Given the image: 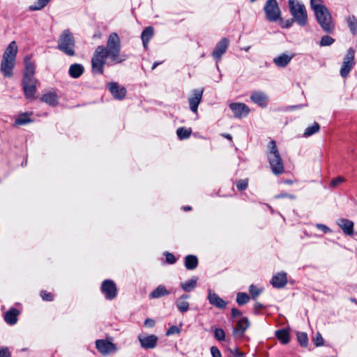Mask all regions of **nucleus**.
<instances>
[{
	"instance_id": "1",
	"label": "nucleus",
	"mask_w": 357,
	"mask_h": 357,
	"mask_svg": "<svg viewBox=\"0 0 357 357\" xmlns=\"http://www.w3.org/2000/svg\"><path fill=\"white\" fill-rule=\"evenodd\" d=\"M121 40L116 32L109 34L107 46L98 45L95 50L91 59V68L93 74L102 75L104 73V66L106 59L109 58L114 63H119L125 60L121 57Z\"/></svg>"
},
{
	"instance_id": "2",
	"label": "nucleus",
	"mask_w": 357,
	"mask_h": 357,
	"mask_svg": "<svg viewBox=\"0 0 357 357\" xmlns=\"http://www.w3.org/2000/svg\"><path fill=\"white\" fill-rule=\"evenodd\" d=\"M17 50V43L13 40L8 45L3 54L0 71L5 77H10L13 75Z\"/></svg>"
},
{
	"instance_id": "3",
	"label": "nucleus",
	"mask_w": 357,
	"mask_h": 357,
	"mask_svg": "<svg viewBox=\"0 0 357 357\" xmlns=\"http://www.w3.org/2000/svg\"><path fill=\"white\" fill-rule=\"evenodd\" d=\"M268 146L269 151L267 153V158L271 171L275 175H280L284 172V164L275 142L270 141Z\"/></svg>"
},
{
	"instance_id": "4",
	"label": "nucleus",
	"mask_w": 357,
	"mask_h": 357,
	"mask_svg": "<svg viewBox=\"0 0 357 357\" xmlns=\"http://www.w3.org/2000/svg\"><path fill=\"white\" fill-rule=\"evenodd\" d=\"M289 9L295 22L301 26H305L308 22L305 6L297 0H288Z\"/></svg>"
},
{
	"instance_id": "5",
	"label": "nucleus",
	"mask_w": 357,
	"mask_h": 357,
	"mask_svg": "<svg viewBox=\"0 0 357 357\" xmlns=\"http://www.w3.org/2000/svg\"><path fill=\"white\" fill-rule=\"evenodd\" d=\"M75 40L69 29H65L59 36L57 48L69 56L75 55Z\"/></svg>"
},
{
	"instance_id": "6",
	"label": "nucleus",
	"mask_w": 357,
	"mask_h": 357,
	"mask_svg": "<svg viewBox=\"0 0 357 357\" xmlns=\"http://www.w3.org/2000/svg\"><path fill=\"white\" fill-rule=\"evenodd\" d=\"M314 12L321 29L326 33H332L335 25L333 23L332 17L328 8L326 6H316Z\"/></svg>"
},
{
	"instance_id": "7",
	"label": "nucleus",
	"mask_w": 357,
	"mask_h": 357,
	"mask_svg": "<svg viewBox=\"0 0 357 357\" xmlns=\"http://www.w3.org/2000/svg\"><path fill=\"white\" fill-rule=\"evenodd\" d=\"M264 10L266 19L270 22H276L281 19V11L276 0H267Z\"/></svg>"
},
{
	"instance_id": "8",
	"label": "nucleus",
	"mask_w": 357,
	"mask_h": 357,
	"mask_svg": "<svg viewBox=\"0 0 357 357\" xmlns=\"http://www.w3.org/2000/svg\"><path fill=\"white\" fill-rule=\"evenodd\" d=\"M355 57V50L353 47H350L345 54L342 67L340 70V74L343 78H347L356 63L354 61Z\"/></svg>"
},
{
	"instance_id": "9",
	"label": "nucleus",
	"mask_w": 357,
	"mask_h": 357,
	"mask_svg": "<svg viewBox=\"0 0 357 357\" xmlns=\"http://www.w3.org/2000/svg\"><path fill=\"white\" fill-rule=\"evenodd\" d=\"M100 291L105 299L114 300L117 296V287L115 282L109 279L105 280L101 284Z\"/></svg>"
},
{
	"instance_id": "10",
	"label": "nucleus",
	"mask_w": 357,
	"mask_h": 357,
	"mask_svg": "<svg viewBox=\"0 0 357 357\" xmlns=\"http://www.w3.org/2000/svg\"><path fill=\"white\" fill-rule=\"evenodd\" d=\"M38 80L35 77L22 78V87L26 98L32 99L36 92Z\"/></svg>"
},
{
	"instance_id": "11",
	"label": "nucleus",
	"mask_w": 357,
	"mask_h": 357,
	"mask_svg": "<svg viewBox=\"0 0 357 357\" xmlns=\"http://www.w3.org/2000/svg\"><path fill=\"white\" fill-rule=\"evenodd\" d=\"M203 93V88L194 89L192 91V96L188 98L190 109L194 113L197 112L198 106L202 101Z\"/></svg>"
},
{
	"instance_id": "12",
	"label": "nucleus",
	"mask_w": 357,
	"mask_h": 357,
	"mask_svg": "<svg viewBox=\"0 0 357 357\" xmlns=\"http://www.w3.org/2000/svg\"><path fill=\"white\" fill-rule=\"evenodd\" d=\"M107 88L116 100H123L126 97V89L124 86H121L117 82H109L107 84Z\"/></svg>"
},
{
	"instance_id": "13",
	"label": "nucleus",
	"mask_w": 357,
	"mask_h": 357,
	"mask_svg": "<svg viewBox=\"0 0 357 357\" xmlns=\"http://www.w3.org/2000/svg\"><path fill=\"white\" fill-rule=\"evenodd\" d=\"M96 347L103 355H108L116 350L114 344L105 340H97L96 341Z\"/></svg>"
},
{
	"instance_id": "14",
	"label": "nucleus",
	"mask_w": 357,
	"mask_h": 357,
	"mask_svg": "<svg viewBox=\"0 0 357 357\" xmlns=\"http://www.w3.org/2000/svg\"><path fill=\"white\" fill-rule=\"evenodd\" d=\"M229 107L234 112L235 117L238 119L246 116L250 112L249 107L241 102L231 103Z\"/></svg>"
},
{
	"instance_id": "15",
	"label": "nucleus",
	"mask_w": 357,
	"mask_h": 357,
	"mask_svg": "<svg viewBox=\"0 0 357 357\" xmlns=\"http://www.w3.org/2000/svg\"><path fill=\"white\" fill-rule=\"evenodd\" d=\"M250 326V321L247 317H243L238 320L236 326L233 328V335L241 338L244 335L245 331Z\"/></svg>"
},
{
	"instance_id": "16",
	"label": "nucleus",
	"mask_w": 357,
	"mask_h": 357,
	"mask_svg": "<svg viewBox=\"0 0 357 357\" xmlns=\"http://www.w3.org/2000/svg\"><path fill=\"white\" fill-rule=\"evenodd\" d=\"M229 46V40L226 38L221 39L216 45L213 52H212L213 57L216 61H220L222 56L225 53Z\"/></svg>"
},
{
	"instance_id": "17",
	"label": "nucleus",
	"mask_w": 357,
	"mask_h": 357,
	"mask_svg": "<svg viewBox=\"0 0 357 357\" xmlns=\"http://www.w3.org/2000/svg\"><path fill=\"white\" fill-rule=\"evenodd\" d=\"M208 300L211 305L218 309H225L227 307V302L211 289H208Z\"/></svg>"
},
{
	"instance_id": "18",
	"label": "nucleus",
	"mask_w": 357,
	"mask_h": 357,
	"mask_svg": "<svg viewBox=\"0 0 357 357\" xmlns=\"http://www.w3.org/2000/svg\"><path fill=\"white\" fill-rule=\"evenodd\" d=\"M138 338L142 347L146 349L155 348L158 340V337L155 335L148 336L140 335Z\"/></svg>"
},
{
	"instance_id": "19",
	"label": "nucleus",
	"mask_w": 357,
	"mask_h": 357,
	"mask_svg": "<svg viewBox=\"0 0 357 357\" xmlns=\"http://www.w3.org/2000/svg\"><path fill=\"white\" fill-rule=\"evenodd\" d=\"M287 282V274L285 273H278L272 278L271 282L273 287L280 289L284 287Z\"/></svg>"
},
{
	"instance_id": "20",
	"label": "nucleus",
	"mask_w": 357,
	"mask_h": 357,
	"mask_svg": "<svg viewBox=\"0 0 357 357\" xmlns=\"http://www.w3.org/2000/svg\"><path fill=\"white\" fill-rule=\"evenodd\" d=\"M25 69L24 72L23 78L34 77L35 74V64L31 61V56L27 55L24 59Z\"/></svg>"
},
{
	"instance_id": "21",
	"label": "nucleus",
	"mask_w": 357,
	"mask_h": 357,
	"mask_svg": "<svg viewBox=\"0 0 357 357\" xmlns=\"http://www.w3.org/2000/svg\"><path fill=\"white\" fill-rule=\"evenodd\" d=\"M251 100L261 107H265L268 102V96L263 92H254L250 96Z\"/></svg>"
},
{
	"instance_id": "22",
	"label": "nucleus",
	"mask_w": 357,
	"mask_h": 357,
	"mask_svg": "<svg viewBox=\"0 0 357 357\" xmlns=\"http://www.w3.org/2000/svg\"><path fill=\"white\" fill-rule=\"evenodd\" d=\"M337 225L346 235L352 236L354 234V222L351 220L342 218L339 220Z\"/></svg>"
},
{
	"instance_id": "23",
	"label": "nucleus",
	"mask_w": 357,
	"mask_h": 357,
	"mask_svg": "<svg viewBox=\"0 0 357 357\" xmlns=\"http://www.w3.org/2000/svg\"><path fill=\"white\" fill-rule=\"evenodd\" d=\"M19 314L20 311L17 309L11 308L5 313L4 320L7 324L14 325L17 321V316Z\"/></svg>"
},
{
	"instance_id": "24",
	"label": "nucleus",
	"mask_w": 357,
	"mask_h": 357,
	"mask_svg": "<svg viewBox=\"0 0 357 357\" xmlns=\"http://www.w3.org/2000/svg\"><path fill=\"white\" fill-rule=\"evenodd\" d=\"M84 72V68L79 63H73L70 65L68 70L69 75L74 79L81 77Z\"/></svg>"
},
{
	"instance_id": "25",
	"label": "nucleus",
	"mask_w": 357,
	"mask_h": 357,
	"mask_svg": "<svg viewBox=\"0 0 357 357\" xmlns=\"http://www.w3.org/2000/svg\"><path fill=\"white\" fill-rule=\"evenodd\" d=\"M293 58V55H287L282 54L281 55L273 59V63L280 68L286 67Z\"/></svg>"
},
{
	"instance_id": "26",
	"label": "nucleus",
	"mask_w": 357,
	"mask_h": 357,
	"mask_svg": "<svg viewBox=\"0 0 357 357\" xmlns=\"http://www.w3.org/2000/svg\"><path fill=\"white\" fill-rule=\"evenodd\" d=\"M169 294L170 292L167 289L165 286L160 284L150 293L149 298H158L165 296H167Z\"/></svg>"
},
{
	"instance_id": "27",
	"label": "nucleus",
	"mask_w": 357,
	"mask_h": 357,
	"mask_svg": "<svg viewBox=\"0 0 357 357\" xmlns=\"http://www.w3.org/2000/svg\"><path fill=\"white\" fill-rule=\"evenodd\" d=\"M184 265L188 270H194L198 266V258L195 255H188L184 258Z\"/></svg>"
},
{
	"instance_id": "28",
	"label": "nucleus",
	"mask_w": 357,
	"mask_h": 357,
	"mask_svg": "<svg viewBox=\"0 0 357 357\" xmlns=\"http://www.w3.org/2000/svg\"><path fill=\"white\" fill-rule=\"evenodd\" d=\"M153 36V29L152 26L146 27L142 33L141 38L145 49L148 47V44Z\"/></svg>"
},
{
	"instance_id": "29",
	"label": "nucleus",
	"mask_w": 357,
	"mask_h": 357,
	"mask_svg": "<svg viewBox=\"0 0 357 357\" xmlns=\"http://www.w3.org/2000/svg\"><path fill=\"white\" fill-rule=\"evenodd\" d=\"M197 277L194 276L190 280L181 282V287L182 289L186 292L192 291L197 287Z\"/></svg>"
},
{
	"instance_id": "30",
	"label": "nucleus",
	"mask_w": 357,
	"mask_h": 357,
	"mask_svg": "<svg viewBox=\"0 0 357 357\" xmlns=\"http://www.w3.org/2000/svg\"><path fill=\"white\" fill-rule=\"evenodd\" d=\"M275 336L284 344L289 342V333L288 329L282 328L276 331Z\"/></svg>"
},
{
	"instance_id": "31",
	"label": "nucleus",
	"mask_w": 357,
	"mask_h": 357,
	"mask_svg": "<svg viewBox=\"0 0 357 357\" xmlns=\"http://www.w3.org/2000/svg\"><path fill=\"white\" fill-rule=\"evenodd\" d=\"M41 100L50 105L55 106L58 104V98L55 93H45L42 96Z\"/></svg>"
},
{
	"instance_id": "32",
	"label": "nucleus",
	"mask_w": 357,
	"mask_h": 357,
	"mask_svg": "<svg viewBox=\"0 0 357 357\" xmlns=\"http://www.w3.org/2000/svg\"><path fill=\"white\" fill-rule=\"evenodd\" d=\"M31 113H22L15 119V124L16 126H22L32 122V120L29 118V115Z\"/></svg>"
},
{
	"instance_id": "33",
	"label": "nucleus",
	"mask_w": 357,
	"mask_h": 357,
	"mask_svg": "<svg viewBox=\"0 0 357 357\" xmlns=\"http://www.w3.org/2000/svg\"><path fill=\"white\" fill-rule=\"evenodd\" d=\"M320 126L318 123L314 122L312 126L307 127L303 133L305 137H308L319 132Z\"/></svg>"
},
{
	"instance_id": "34",
	"label": "nucleus",
	"mask_w": 357,
	"mask_h": 357,
	"mask_svg": "<svg viewBox=\"0 0 357 357\" xmlns=\"http://www.w3.org/2000/svg\"><path fill=\"white\" fill-rule=\"evenodd\" d=\"M192 133L191 128H185L183 127L179 128L176 130V134L180 139H185L190 137Z\"/></svg>"
},
{
	"instance_id": "35",
	"label": "nucleus",
	"mask_w": 357,
	"mask_h": 357,
	"mask_svg": "<svg viewBox=\"0 0 357 357\" xmlns=\"http://www.w3.org/2000/svg\"><path fill=\"white\" fill-rule=\"evenodd\" d=\"M347 22L351 33L356 35L357 33V19L354 15L349 16L347 19Z\"/></svg>"
},
{
	"instance_id": "36",
	"label": "nucleus",
	"mask_w": 357,
	"mask_h": 357,
	"mask_svg": "<svg viewBox=\"0 0 357 357\" xmlns=\"http://www.w3.org/2000/svg\"><path fill=\"white\" fill-rule=\"evenodd\" d=\"M176 305L179 312L184 313L189 310L190 303L186 301L177 299L176 301Z\"/></svg>"
},
{
	"instance_id": "37",
	"label": "nucleus",
	"mask_w": 357,
	"mask_h": 357,
	"mask_svg": "<svg viewBox=\"0 0 357 357\" xmlns=\"http://www.w3.org/2000/svg\"><path fill=\"white\" fill-rule=\"evenodd\" d=\"M236 300L238 305H243L248 303L250 296L246 293L239 292L237 294Z\"/></svg>"
},
{
	"instance_id": "38",
	"label": "nucleus",
	"mask_w": 357,
	"mask_h": 357,
	"mask_svg": "<svg viewBox=\"0 0 357 357\" xmlns=\"http://www.w3.org/2000/svg\"><path fill=\"white\" fill-rule=\"evenodd\" d=\"M297 340L300 345L303 347H307L308 345V337L305 333L300 332L297 333Z\"/></svg>"
},
{
	"instance_id": "39",
	"label": "nucleus",
	"mask_w": 357,
	"mask_h": 357,
	"mask_svg": "<svg viewBox=\"0 0 357 357\" xmlns=\"http://www.w3.org/2000/svg\"><path fill=\"white\" fill-rule=\"evenodd\" d=\"M50 0H38L33 5L29 6L30 10H39L43 8Z\"/></svg>"
},
{
	"instance_id": "40",
	"label": "nucleus",
	"mask_w": 357,
	"mask_h": 357,
	"mask_svg": "<svg viewBox=\"0 0 357 357\" xmlns=\"http://www.w3.org/2000/svg\"><path fill=\"white\" fill-rule=\"evenodd\" d=\"M262 292V290L259 289L257 286L255 284H251L249 287V293L251 295V298L253 300H256V298L258 297V296Z\"/></svg>"
},
{
	"instance_id": "41",
	"label": "nucleus",
	"mask_w": 357,
	"mask_h": 357,
	"mask_svg": "<svg viewBox=\"0 0 357 357\" xmlns=\"http://www.w3.org/2000/svg\"><path fill=\"white\" fill-rule=\"evenodd\" d=\"M335 42V40L329 36H324L320 40L321 46H328L332 45Z\"/></svg>"
},
{
	"instance_id": "42",
	"label": "nucleus",
	"mask_w": 357,
	"mask_h": 357,
	"mask_svg": "<svg viewBox=\"0 0 357 357\" xmlns=\"http://www.w3.org/2000/svg\"><path fill=\"white\" fill-rule=\"evenodd\" d=\"M213 333L215 338L219 341H222L225 339V333L222 328H215Z\"/></svg>"
},
{
	"instance_id": "43",
	"label": "nucleus",
	"mask_w": 357,
	"mask_h": 357,
	"mask_svg": "<svg viewBox=\"0 0 357 357\" xmlns=\"http://www.w3.org/2000/svg\"><path fill=\"white\" fill-rule=\"evenodd\" d=\"M345 181L344 178L342 176H337L333 180L329 183L330 188H336L340 184L342 183Z\"/></svg>"
},
{
	"instance_id": "44",
	"label": "nucleus",
	"mask_w": 357,
	"mask_h": 357,
	"mask_svg": "<svg viewBox=\"0 0 357 357\" xmlns=\"http://www.w3.org/2000/svg\"><path fill=\"white\" fill-rule=\"evenodd\" d=\"M40 295L42 299L45 301H52L54 300V295L45 290H42Z\"/></svg>"
},
{
	"instance_id": "45",
	"label": "nucleus",
	"mask_w": 357,
	"mask_h": 357,
	"mask_svg": "<svg viewBox=\"0 0 357 357\" xmlns=\"http://www.w3.org/2000/svg\"><path fill=\"white\" fill-rule=\"evenodd\" d=\"M248 182L246 179L239 180L236 183V188L240 191L245 190L248 188Z\"/></svg>"
},
{
	"instance_id": "46",
	"label": "nucleus",
	"mask_w": 357,
	"mask_h": 357,
	"mask_svg": "<svg viewBox=\"0 0 357 357\" xmlns=\"http://www.w3.org/2000/svg\"><path fill=\"white\" fill-rule=\"evenodd\" d=\"M313 342L316 347H320L324 344V339L319 333H317L316 336L313 338Z\"/></svg>"
},
{
	"instance_id": "47",
	"label": "nucleus",
	"mask_w": 357,
	"mask_h": 357,
	"mask_svg": "<svg viewBox=\"0 0 357 357\" xmlns=\"http://www.w3.org/2000/svg\"><path fill=\"white\" fill-rule=\"evenodd\" d=\"M166 261L169 264H174L176 261V259L174 255L170 252H165Z\"/></svg>"
},
{
	"instance_id": "48",
	"label": "nucleus",
	"mask_w": 357,
	"mask_h": 357,
	"mask_svg": "<svg viewBox=\"0 0 357 357\" xmlns=\"http://www.w3.org/2000/svg\"><path fill=\"white\" fill-rule=\"evenodd\" d=\"M181 332V330L176 326H172L166 332L167 335H171L174 334H178Z\"/></svg>"
},
{
	"instance_id": "49",
	"label": "nucleus",
	"mask_w": 357,
	"mask_h": 357,
	"mask_svg": "<svg viewBox=\"0 0 357 357\" xmlns=\"http://www.w3.org/2000/svg\"><path fill=\"white\" fill-rule=\"evenodd\" d=\"M295 22L294 19L292 18V19H289L286 21H284V22H280V26L282 28H284V29H288V28H290L294 22Z\"/></svg>"
},
{
	"instance_id": "50",
	"label": "nucleus",
	"mask_w": 357,
	"mask_h": 357,
	"mask_svg": "<svg viewBox=\"0 0 357 357\" xmlns=\"http://www.w3.org/2000/svg\"><path fill=\"white\" fill-rule=\"evenodd\" d=\"M276 199H281V198H289L290 199H296V197L294 195L288 194L286 192H282L279 195H277L275 196Z\"/></svg>"
},
{
	"instance_id": "51",
	"label": "nucleus",
	"mask_w": 357,
	"mask_h": 357,
	"mask_svg": "<svg viewBox=\"0 0 357 357\" xmlns=\"http://www.w3.org/2000/svg\"><path fill=\"white\" fill-rule=\"evenodd\" d=\"M229 351L234 357H245V353L239 351L237 348L229 349Z\"/></svg>"
},
{
	"instance_id": "52",
	"label": "nucleus",
	"mask_w": 357,
	"mask_h": 357,
	"mask_svg": "<svg viewBox=\"0 0 357 357\" xmlns=\"http://www.w3.org/2000/svg\"><path fill=\"white\" fill-rule=\"evenodd\" d=\"M211 353L213 357H222L220 350L215 346L211 347Z\"/></svg>"
},
{
	"instance_id": "53",
	"label": "nucleus",
	"mask_w": 357,
	"mask_h": 357,
	"mask_svg": "<svg viewBox=\"0 0 357 357\" xmlns=\"http://www.w3.org/2000/svg\"><path fill=\"white\" fill-rule=\"evenodd\" d=\"M322 0H310V6L313 10L316 6H325L322 3Z\"/></svg>"
},
{
	"instance_id": "54",
	"label": "nucleus",
	"mask_w": 357,
	"mask_h": 357,
	"mask_svg": "<svg viewBox=\"0 0 357 357\" xmlns=\"http://www.w3.org/2000/svg\"><path fill=\"white\" fill-rule=\"evenodd\" d=\"M231 315L233 319H235V318L241 317L242 315V312L238 309L233 307L231 309Z\"/></svg>"
},
{
	"instance_id": "55",
	"label": "nucleus",
	"mask_w": 357,
	"mask_h": 357,
	"mask_svg": "<svg viewBox=\"0 0 357 357\" xmlns=\"http://www.w3.org/2000/svg\"><path fill=\"white\" fill-rule=\"evenodd\" d=\"M0 357H11L8 348L0 349Z\"/></svg>"
},
{
	"instance_id": "56",
	"label": "nucleus",
	"mask_w": 357,
	"mask_h": 357,
	"mask_svg": "<svg viewBox=\"0 0 357 357\" xmlns=\"http://www.w3.org/2000/svg\"><path fill=\"white\" fill-rule=\"evenodd\" d=\"M316 227L323 231L324 233H329L331 231V229L328 227L326 225L323 224H317Z\"/></svg>"
},
{
	"instance_id": "57",
	"label": "nucleus",
	"mask_w": 357,
	"mask_h": 357,
	"mask_svg": "<svg viewBox=\"0 0 357 357\" xmlns=\"http://www.w3.org/2000/svg\"><path fill=\"white\" fill-rule=\"evenodd\" d=\"M155 321L153 319H150V318L146 319L144 321V326L146 327L152 328L155 326Z\"/></svg>"
},
{
	"instance_id": "58",
	"label": "nucleus",
	"mask_w": 357,
	"mask_h": 357,
	"mask_svg": "<svg viewBox=\"0 0 357 357\" xmlns=\"http://www.w3.org/2000/svg\"><path fill=\"white\" fill-rule=\"evenodd\" d=\"M264 308H265V306L263 304H261L259 302H256L255 303L254 310H255V313H257L260 310H263Z\"/></svg>"
},
{
	"instance_id": "59",
	"label": "nucleus",
	"mask_w": 357,
	"mask_h": 357,
	"mask_svg": "<svg viewBox=\"0 0 357 357\" xmlns=\"http://www.w3.org/2000/svg\"><path fill=\"white\" fill-rule=\"evenodd\" d=\"M190 297V296L188 294H183L181 295L178 299V300H183V301H185L186 299H188V298Z\"/></svg>"
},
{
	"instance_id": "60",
	"label": "nucleus",
	"mask_w": 357,
	"mask_h": 357,
	"mask_svg": "<svg viewBox=\"0 0 357 357\" xmlns=\"http://www.w3.org/2000/svg\"><path fill=\"white\" fill-rule=\"evenodd\" d=\"M222 136L229 140H231L232 137L230 134H223Z\"/></svg>"
},
{
	"instance_id": "61",
	"label": "nucleus",
	"mask_w": 357,
	"mask_h": 357,
	"mask_svg": "<svg viewBox=\"0 0 357 357\" xmlns=\"http://www.w3.org/2000/svg\"><path fill=\"white\" fill-rule=\"evenodd\" d=\"M161 63L160 62H155L153 66H152V68L151 69L152 70H154L159 64H160Z\"/></svg>"
},
{
	"instance_id": "62",
	"label": "nucleus",
	"mask_w": 357,
	"mask_h": 357,
	"mask_svg": "<svg viewBox=\"0 0 357 357\" xmlns=\"http://www.w3.org/2000/svg\"><path fill=\"white\" fill-rule=\"evenodd\" d=\"M183 209L185 211H190L192 209V208L189 206H183Z\"/></svg>"
},
{
	"instance_id": "63",
	"label": "nucleus",
	"mask_w": 357,
	"mask_h": 357,
	"mask_svg": "<svg viewBox=\"0 0 357 357\" xmlns=\"http://www.w3.org/2000/svg\"><path fill=\"white\" fill-rule=\"evenodd\" d=\"M284 183H287V184H289V185H290V184H292V183H293V181H291V180H285V181H284Z\"/></svg>"
},
{
	"instance_id": "64",
	"label": "nucleus",
	"mask_w": 357,
	"mask_h": 357,
	"mask_svg": "<svg viewBox=\"0 0 357 357\" xmlns=\"http://www.w3.org/2000/svg\"><path fill=\"white\" fill-rule=\"evenodd\" d=\"M256 0H250L251 2H254Z\"/></svg>"
}]
</instances>
